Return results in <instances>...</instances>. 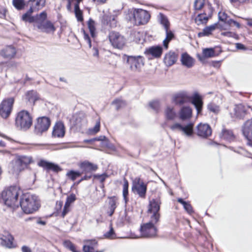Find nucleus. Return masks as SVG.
I'll use <instances>...</instances> for the list:
<instances>
[{
    "label": "nucleus",
    "instance_id": "nucleus-25",
    "mask_svg": "<svg viewBox=\"0 0 252 252\" xmlns=\"http://www.w3.org/2000/svg\"><path fill=\"white\" fill-rule=\"evenodd\" d=\"M179 116L182 121L189 120L192 116L191 108L189 106L182 107L179 112Z\"/></svg>",
    "mask_w": 252,
    "mask_h": 252
},
{
    "label": "nucleus",
    "instance_id": "nucleus-43",
    "mask_svg": "<svg viewBox=\"0 0 252 252\" xmlns=\"http://www.w3.org/2000/svg\"><path fill=\"white\" fill-rule=\"evenodd\" d=\"M208 110L215 114H217L220 111V107L213 102H210L207 105Z\"/></svg>",
    "mask_w": 252,
    "mask_h": 252
},
{
    "label": "nucleus",
    "instance_id": "nucleus-61",
    "mask_svg": "<svg viewBox=\"0 0 252 252\" xmlns=\"http://www.w3.org/2000/svg\"><path fill=\"white\" fill-rule=\"evenodd\" d=\"M64 245L71 251L75 247V246L70 241L64 242Z\"/></svg>",
    "mask_w": 252,
    "mask_h": 252
},
{
    "label": "nucleus",
    "instance_id": "nucleus-23",
    "mask_svg": "<svg viewBox=\"0 0 252 252\" xmlns=\"http://www.w3.org/2000/svg\"><path fill=\"white\" fill-rule=\"evenodd\" d=\"M46 0H29L27 4L31 9L38 11L45 5Z\"/></svg>",
    "mask_w": 252,
    "mask_h": 252
},
{
    "label": "nucleus",
    "instance_id": "nucleus-1",
    "mask_svg": "<svg viewBox=\"0 0 252 252\" xmlns=\"http://www.w3.org/2000/svg\"><path fill=\"white\" fill-rule=\"evenodd\" d=\"M20 203L22 210L26 214L33 213L39 206L37 197L30 193L23 194Z\"/></svg>",
    "mask_w": 252,
    "mask_h": 252
},
{
    "label": "nucleus",
    "instance_id": "nucleus-57",
    "mask_svg": "<svg viewBox=\"0 0 252 252\" xmlns=\"http://www.w3.org/2000/svg\"><path fill=\"white\" fill-rule=\"evenodd\" d=\"M86 244L85 245H88L91 246L92 248L94 249V248L97 246V242L95 240H86L85 241Z\"/></svg>",
    "mask_w": 252,
    "mask_h": 252
},
{
    "label": "nucleus",
    "instance_id": "nucleus-44",
    "mask_svg": "<svg viewBox=\"0 0 252 252\" xmlns=\"http://www.w3.org/2000/svg\"><path fill=\"white\" fill-rule=\"evenodd\" d=\"M74 12L75 16L78 20L79 22H83V17L82 11L80 9L79 4L78 3H75L74 5Z\"/></svg>",
    "mask_w": 252,
    "mask_h": 252
},
{
    "label": "nucleus",
    "instance_id": "nucleus-39",
    "mask_svg": "<svg viewBox=\"0 0 252 252\" xmlns=\"http://www.w3.org/2000/svg\"><path fill=\"white\" fill-rule=\"evenodd\" d=\"M220 137L226 140L232 141L233 140L234 137V135L231 130L223 129L220 134Z\"/></svg>",
    "mask_w": 252,
    "mask_h": 252
},
{
    "label": "nucleus",
    "instance_id": "nucleus-46",
    "mask_svg": "<svg viewBox=\"0 0 252 252\" xmlns=\"http://www.w3.org/2000/svg\"><path fill=\"white\" fill-rule=\"evenodd\" d=\"M128 181L124 178V183L123 185V196L124 199L125 200V203H126L128 201L127 196L128 194Z\"/></svg>",
    "mask_w": 252,
    "mask_h": 252
},
{
    "label": "nucleus",
    "instance_id": "nucleus-5",
    "mask_svg": "<svg viewBox=\"0 0 252 252\" xmlns=\"http://www.w3.org/2000/svg\"><path fill=\"white\" fill-rule=\"evenodd\" d=\"M131 15L137 25L146 24L150 18L148 12L142 9H135L133 12H131Z\"/></svg>",
    "mask_w": 252,
    "mask_h": 252
},
{
    "label": "nucleus",
    "instance_id": "nucleus-12",
    "mask_svg": "<svg viewBox=\"0 0 252 252\" xmlns=\"http://www.w3.org/2000/svg\"><path fill=\"white\" fill-rule=\"evenodd\" d=\"M196 134L198 136L207 138L211 135L212 129L209 125L200 123L196 126Z\"/></svg>",
    "mask_w": 252,
    "mask_h": 252
},
{
    "label": "nucleus",
    "instance_id": "nucleus-56",
    "mask_svg": "<svg viewBox=\"0 0 252 252\" xmlns=\"http://www.w3.org/2000/svg\"><path fill=\"white\" fill-rule=\"evenodd\" d=\"M182 125L179 123H175L172 125L170 126V128L171 130L175 131V130H178L179 131H181Z\"/></svg>",
    "mask_w": 252,
    "mask_h": 252
},
{
    "label": "nucleus",
    "instance_id": "nucleus-24",
    "mask_svg": "<svg viewBox=\"0 0 252 252\" xmlns=\"http://www.w3.org/2000/svg\"><path fill=\"white\" fill-rule=\"evenodd\" d=\"M191 102L194 105L197 114L201 112L203 106V101L201 96L197 93H195L192 96Z\"/></svg>",
    "mask_w": 252,
    "mask_h": 252
},
{
    "label": "nucleus",
    "instance_id": "nucleus-47",
    "mask_svg": "<svg viewBox=\"0 0 252 252\" xmlns=\"http://www.w3.org/2000/svg\"><path fill=\"white\" fill-rule=\"evenodd\" d=\"M204 57L209 58L216 56V53L214 48H205L203 50Z\"/></svg>",
    "mask_w": 252,
    "mask_h": 252
},
{
    "label": "nucleus",
    "instance_id": "nucleus-40",
    "mask_svg": "<svg viewBox=\"0 0 252 252\" xmlns=\"http://www.w3.org/2000/svg\"><path fill=\"white\" fill-rule=\"evenodd\" d=\"M47 18V14L45 12H41L39 15H37L34 17V23H35V26L36 27L37 25L41 24L45 22Z\"/></svg>",
    "mask_w": 252,
    "mask_h": 252
},
{
    "label": "nucleus",
    "instance_id": "nucleus-36",
    "mask_svg": "<svg viewBox=\"0 0 252 252\" xmlns=\"http://www.w3.org/2000/svg\"><path fill=\"white\" fill-rule=\"evenodd\" d=\"M166 37L163 41V47L165 49L168 48V44L174 38L175 35L173 32L169 30H165Z\"/></svg>",
    "mask_w": 252,
    "mask_h": 252
},
{
    "label": "nucleus",
    "instance_id": "nucleus-2",
    "mask_svg": "<svg viewBox=\"0 0 252 252\" xmlns=\"http://www.w3.org/2000/svg\"><path fill=\"white\" fill-rule=\"evenodd\" d=\"M2 199L6 205L10 207H18L19 192L16 187H11L2 191Z\"/></svg>",
    "mask_w": 252,
    "mask_h": 252
},
{
    "label": "nucleus",
    "instance_id": "nucleus-13",
    "mask_svg": "<svg viewBox=\"0 0 252 252\" xmlns=\"http://www.w3.org/2000/svg\"><path fill=\"white\" fill-rule=\"evenodd\" d=\"M0 239L2 246L10 249L14 248V238L8 231H4L0 235Z\"/></svg>",
    "mask_w": 252,
    "mask_h": 252
},
{
    "label": "nucleus",
    "instance_id": "nucleus-41",
    "mask_svg": "<svg viewBox=\"0 0 252 252\" xmlns=\"http://www.w3.org/2000/svg\"><path fill=\"white\" fill-rule=\"evenodd\" d=\"M208 20V17L205 14H198L195 19V23L199 25L202 24H206Z\"/></svg>",
    "mask_w": 252,
    "mask_h": 252
},
{
    "label": "nucleus",
    "instance_id": "nucleus-17",
    "mask_svg": "<svg viewBox=\"0 0 252 252\" xmlns=\"http://www.w3.org/2000/svg\"><path fill=\"white\" fill-rule=\"evenodd\" d=\"M16 54V49L12 46H7L0 50V56L5 59L13 58Z\"/></svg>",
    "mask_w": 252,
    "mask_h": 252
},
{
    "label": "nucleus",
    "instance_id": "nucleus-14",
    "mask_svg": "<svg viewBox=\"0 0 252 252\" xmlns=\"http://www.w3.org/2000/svg\"><path fill=\"white\" fill-rule=\"evenodd\" d=\"M132 190L134 193L138 194L140 197L145 198L147 186L143 182H141L139 179L137 182L133 185Z\"/></svg>",
    "mask_w": 252,
    "mask_h": 252
},
{
    "label": "nucleus",
    "instance_id": "nucleus-20",
    "mask_svg": "<svg viewBox=\"0 0 252 252\" xmlns=\"http://www.w3.org/2000/svg\"><path fill=\"white\" fill-rule=\"evenodd\" d=\"M65 134V127L62 122H57L54 126L52 135L54 137L62 138Z\"/></svg>",
    "mask_w": 252,
    "mask_h": 252
},
{
    "label": "nucleus",
    "instance_id": "nucleus-7",
    "mask_svg": "<svg viewBox=\"0 0 252 252\" xmlns=\"http://www.w3.org/2000/svg\"><path fill=\"white\" fill-rule=\"evenodd\" d=\"M161 202L159 198L153 199L150 201L148 212L152 214L151 219L154 222H158L160 218L159 211Z\"/></svg>",
    "mask_w": 252,
    "mask_h": 252
},
{
    "label": "nucleus",
    "instance_id": "nucleus-33",
    "mask_svg": "<svg viewBox=\"0 0 252 252\" xmlns=\"http://www.w3.org/2000/svg\"><path fill=\"white\" fill-rule=\"evenodd\" d=\"M101 22L104 25H109L111 28H114L116 26V21L114 15H103Z\"/></svg>",
    "mask_w": 252,
    "mask_h": 252
},
{
    "label": "nucleus",
    "instance_id": "nucleus-22",
    "mask_svg": "<svg viewBox=\"0 0 252 252\" xmlns=\"http://www.w3.org/2000/svg\"><path fill=\"white\" fill-rule=\"evenodd\" d=\"M76 199V195L71 193L68 195L66 200L63 211L62 213V217L64 218V216L70 211V206Z\"/></svg>",
    "mask_w": 252,
    "mask_h": 252
},
{
    "label": "nucleus",
    "instance_id": "nucleus-48",
    "mask_svg": "<svg viewBox=\"0 0 252 252\" xmlns=\"http://www.w3.org/2000/svg\"><path fill=\"white\" fill-rule=\"evenodd\" d=\"M178 202L182 204L186 211L189 214L192 212V209L191 205L186 201H184L182 198H179L177 200Z\"/></svg>",
    "mask_w": 252,
    "mask_h": 252
},
{
    "label": "nucleus",
    "instance_id": "nucleus-35",
    "mask_svg": "<svg viewBox=\"0 0 252 252\" xmlns=\"http://www.w3.org/2000/svg\"><path fill=\"white\" fill-rule=\"evenodd\" d=\"M160 24L163 26L165 31L170 29V24L167 17L161 13L158 15Z\"/></svg>",
    "mask_w": 252,
    "mask_h": 252
},
{
    "label": "nucleus",
    "instance_id": "nucleus-8",
    "mask_svg": "<svg viewBox=\"0 0 252 252\" xmlns=\"http://www.w3.org/2000/svg\"><path fill=\"white\" fill-rule=\"evenodd\" d=\"M157 222H154L151 219L149 222L143 224L141 226V233L143 237H153L157 235V229L155 224Z\"/></svg>",
    "mask_w": 252,
    "mask_h": 252
},
{
    "label": "nucleus",
    "instance_id": "nucleus-55",
    "mask_svg": "<svg viewBox=\"0 0 252 252\" xmlns=\"http://www.w3.org/2000/svg\"><path fill=\"white\" fill-rule=\"evenodd\" d=\"M204 5V0H196L194 2V8L196 10L201 9Z\"/></svg>",
    "mask_w": 252,
    "mask_h": 252
},
{
    "label": "nucleus",
    "instance_id": "nucleus-4",
    "mask_svg": "<svg viewBox=\"0 0 252 252\" xmlns=\"http://www.w3.org/2000/svg\"><path fill=\"white\" fill-rule=\"evenodd\" d=\"M126 62L132 71L140 72L145 63V59L141 56H128Z\"/></svg>",
    "mask_w": 252,
    "mask_h": 252
},
{
    "label": "nucleus",
    "instance_id": "nucleus-27",
    "mask_svg": "<svg viewBox=\"0 0 252 252\" xmlns=\"http://www.w3.org/2000/svg\"><path fill=\"white\" fill-rule=\"evenodd\" d=\"M80 167L82 170V173H90L92 171H95L97 166L96 165L94 164L89 161H84L80 163Z\"/></svg>",
    "mask_w": 252,
    "mask_h": 252
},
{
    "label": "nucleus",
    "instance_id": "nucleus-37",
    "mask_svg": "<svg viewBox=\"0 0 252 252\" xmlns=\"http://www.w3.org/2000/svg\"><path fill=\"white\" fill-rule=\"evenodd\" d=\"M217 25L215 24L205 27L202 32L198 33V37H200L204 36H208L212 34V32L216 29Z\"/></svg>",
    "mask_w": 252,
    "mask_h": 252
},
{
    "label": "nucleus",
    "instance_id": "nucleus-11",
    "mask_svg": "<svg viewBox=\"0 0 252 252\" xmlns=\"http://www.w3.org/2000/svg\"><path fill=\"white\" fill-rule=\"evenodd\" d=\"M251 107L245 106L242 104H236L233 108V112L231 113L232 117L237 119H243L247 114V110Z\"/></svg>",
    "mask_w": 252,
    "mask_h": 252
},
{
    "label": "nucleus",
    "instance_id": "nucleus-19",
    "mask_svg": "<svg viewBox=\"0 0 252 252\" xmlns=\"http://www.w3.org/2000/svg\"><path fill=\"white\" fill-rule=\"evenodd\" d=\"M178 54L174 51H170L165 54L163 62L167 66H170L173 65L177 61Z\"/></svg>",
    "mask_w": 252,
    "mask_h": 252
},
{
    "label": "nucleus",
    "instance_id": "nucleus-45",
    "mask_svg": "<svg viewBox=\"0 0 252 252\" xmlns=\"http://www.w3.org/2000/svg\"><path fill=\"white\" fill-rule=\"evenodd\" d=\"M27 99L29 101L34 102V101L38 99V96L36 92L34 91H30L27 93Z\"/></svg>",
    "mask_w": 252,
    "mask_h": 252
},
{
    "label": "nucleus",
    "instance_id": "nucleus-42",
    "mask_svg": "<svg viewBox=\"0 0 252 252\" xmlns=\"http://www.w3.org/2000/svg\"><path fill=\"white\" fill-rule=\"evenodd\" d=\"M88 27L91 33V36L94 37L95 36V22L90 18L87 23Z\"/></svg>",
    "mask_w": 252,
    "mask_h": 252
},
{
    "label": "nucleus",
    "instance_id": "nucleus-30",
    "mask_svg": "<svg viewBox=\"0 0 252 252\" xmlns=\"http://www.w3.org/2000/svg\"><path fill=\"white\" fill-rule=\"evenodd\" d=\"M38 29L41 32H54L55 30L54 25L49 21L44 22L41 24L36 25Z\"/></svg>",
    "mask_w": 252,
    "mask_h": 252
},
{
    "label": "nucleus",
    "instance_id": "nucleus-28",
    "mask_svg": "<svg viewBox=\"0 0 252 252\" xmlns=\"http://www.w3.org/2000/svg\"><path fill=\"white\" fill-rule=\"evenodd\" d=\"M73 118L74 119V125L78 127H80L87 123L86 115L83 112H79L75 114Z\"/></svg>",
    "mask_w": 252,
    "mask_h": 252
},
{
    "label": "nucleus",
    "instance_id": "nucleus-63",
    "mask_svg": "<svg viewBox=\"0 0 252 252\" xmlns=\"http://www.w3.org/2000/svg\"><path fill=\"white\" fill-rule=\"evenodd\" d=\"M107 177V176L104 174L101 175H95V177L98 179L101 183L105 181Z\"/></svg>",
    "mask_w": 252,
    "mask_h": 252
},
{
    "label": "nucleus",
    "instance_id": "nucleus-60",
    "mask_svg": "<svg viewBox=\"0 0 252 252\" xmlns=\"http://www.w3.org/2000/svg\"><path fill=\"white\" fill-rule=\"evenodd\" d=\"M95 139L97 141H104L106 145V146H108V140L105 136H99L98 137L96 138Z\"/></svg>",
    "mask_w": 252,
    "mask_h": 252
},
{
    "label": "nucleus",
    "instance_id": "nucleus-3",
    "mask_svg": "<svg viewBox=\"0 0 252 252\" xmlns=\"http://www.w3.org/2000/svg\"><path fill=\"white\" fill-rule=\"evenodd\" d=\"M32 118L30 113L26 110H22L17 113L15 119V125L20 129L27 130L32 126Z\"/></svg>",
    "mask_w": 252,
    "mask_h": 252
},
{
    "label": "nucleus",
    "instance_id": "nucleus-15",
    "mask_svg": "<svg viewBox=\"0 0 252 252\" xmlns=\"http://www.w3.org/2000/svg\"><path fill=\"white\" fill-rule=\"evenodd\" d=\"M189 100L188 93L185 91L180 92L173 97V101L176 105H182Z\"/></svg>",
    "mask_w": 252,
    "mask_h": 252
},
{
    "label": "nucleus",
    "instance_id": "nucleus-38",
    "mask_svg": "<svg viewBox=\"0 0 252 252\" xmlns=\"http://www.w3.org/2000/svg\"><path fill=\"white\" fill-rule=\"evenodd\" d=\"M34 11L32 9H31V8H29L28 11L23 15L22 16V20L25 22H28L29 23H33L34 22V17L31 16V14Z\"/></svg>",
    "mask_w": 252,
    "mask_h": 252
},
{
    "label": "nucleus",
    "instance_id": "nucleus-58",
    "mask_svg": "<svg viewBox=\"0 0 252 252\" xmlns=\"http://www.w3.org/2000/svg\"><path fill=\"white\" fill-rule=\"evenodd\" d=\"M83 34H84V39L87 42V43L88 44L89 48H91L92 47V44H91V40L89 35L84 31H83Z\"/></svg>",
    "mask_w": 252,
    "mask_h": 252
},
{
    "label": "nucleus",
    "instance_id": "nucleus-53",
    "mask_svg": "<svg viewBox=\"0 0 252 252\" xmlns=\"http://www.w3.org/2000/svg\"><path fill=\"white\" fill-rule=\"evenodd\" d=\"M104 236L105 238L111 239H114L116 237L114 229L112 227H111L109 231L104 234Z\"/></svg>",
    "mask_w": 252,
    "mask_h": 252
},
{
    "label": "nucleus",
    "instance_id": "nucleus-29",
    "mask_svg": "<svg viewBox=\"0 0 252 252\" xmlns=\"http://www.w3.org/2000/svg\"><path fill=\"white\" fill-rule=\"evenodd\" d=\"M109 202L107 209L108 216H112L118 205V199L116 196L109 197Z\"/></svg>",
    "mask_w": 252,
    "mask_h": 252
},
{
    "label": "nucleus",
    "instance_id": "nucleus-54",
    "mask_svg": "<svg viewBox=\"0 0 252 252\" xmlns=\"http://www.w3.org/2000/svg\"><path fill=\"white\" fill-rule=\"evenodd\" d=\"M100 130V122L99 121L96 122L94 126L92 128L89 129V132L91 134H94L97 133Z\"/></svg>",
    "mask_w": 252,
    "mask_h": 252
},
{
    "label": "nucleus",
    "instance_id": "nucleus-62",
    "mask_svg": "<svg viewBox=\"0 0 252 252\" xmlns=\"http://www.w3.org/2000/svg\"><path fill=\"white\" fill-rule=\"evenodd\" d=\"M221 34L225 36L231 37H234L236 36L235 33L230 32H221Z\"/></svg>",
    "mask_w": 252,
    "mask_h": 252
},
{
    "label": "nucleus",
    "instance_id": "nucleus-50",
    "mask_svg": "<svg viewBox=\"0 0 252 252\" xmlns=\"http://www.w3.org/2000/svg\"><path fill=\"white\" fill-rule=\"evenodd\" d=\"M82 173L78 171L71 170L67 172L66 175L72 181H74L77 178L80 177Z\"/></svg>",
    "mask_w": 252,
    "mask_h": 252
},
{
    "label": "nucleus",
    "instance_id": "nucleus-18",
    "mask_svg": "<svg viewBox=\"0 0 252 252\" xmlns=\"http://www.w3.org/2000/svg\"><path fill=\"white\" fill-rule=\"evenodd\" d=\"M242 132L248 141H252V118L245 122L242 126Z\"/></svg>",
    "mask_w": 252,
    "mask_h": 252
},
{
    "label": "nucleus",
    "instance_id": "nucleus-51",
    "mask_svg": "<svg viewBox=\"0 0 252 252\" xmlns=\"http://www.w3.org/2000/svg\"><path fill=\"white\" fill-rule=\"evenodd\" d=\"M112 104L115 105L116 109L118 110L125 106L126 102L121 99H116L113 101Z\"/></svg>",
    "mask_w": 252,
    "mask_h": 252
},
{
    "label": "nucleus",
    "instance_id": "nucleus-6",
    "mask_svg": "<svg viewBox=\"0 0 252 252\" xmlns=\"http://www.w3.org/2000/svg\"><path fill=\"white\" fill-rule=\"evenodd\" d=\"M14 102L13 97H9L3 99L0 103V116L3 119L9 117L13 109Z\"/></svg>",
    "mask_w": 252,
    "mask_h": 252
},
{
    "label": "nucleus",
    "instance_id": "nucleus-49",
    "mask_svg": "<svg viewBox=\"0 0 252 252\" xmlns=\"http://www.w3.org/2000/svg\"><path fill=\"white\" fill-rule=\"evenodd\" d=\"M12 3L14 7L18 10L23 9L25 5L24 0H13Z\"/></svg>",
    "mask_w": 252,
    "mask_h": 252
},
{
    "label": "nucleus",
    "instance_id": "nucleus-26",
    "mask_svg": "<svg viewBox=\"0 0 252 252\" xmlns=\"http://www.w3.org/2000/svg\"><path fill=\"white\" fill-rule=\"evenodd\" d=\"M32 161V158L27 156H22L16 161L15 167L17 168L18 171H20L22 168H23L24 166H27Z\"/></svg>",
    "mask_w": 252,
    "mask_h": 252
},
{
    "label": "nucleus",
    "instance_id": "nucleus-31",
    "mask_svg": "<svg viewBox=\"0 0 252 252\" xmlns=\"http://www.w3.org/2000/svg\"><path fill=\"white\" fill-rule=\"evenodd\" d=\"M164 113L166 119L168 120H173L177 117V113L174 106H172L167 105L164 109Z\"/></svg>",
    "mask_w": 252,
    "mask_h": 252
},
{
    "label": "nucleus",
    "instance_id": "nucleus-32",
    "mask_svg": "<svg viewBox=\"0 0 252 252\" xmlns=\"http://www.w3.org/2000/svg\"><path fill=\"white\" fill-rule=\"evenodd\" d=\"M181 61L182 64L188 68L191 67L194 63V60L187 53L182 55Z\"/></svg>",
    "mask_w": 252,
    "mask_h": 252
},
{
    "label": "nucleus",
    "instance_id": "nucleus-16",
    "mask_svg": "<svg viewBox=\"0 0 252 252\" xmlns=\"http://www.w3.org/2000/svg\"><path fill=\"white\" fill-rule=\"evenodd\" d=\"M163 52V48L160 46H153L147 48L144 53L147 56H151L154 58H159Z\"/></svg>",
    "mask_w": 252,
    "mask_h": 252
},
{
    "label": "nucleus",
    "instance_id": "nucleus-21",
    "mask_svg": "<svg viewBox=\"0 0 252 252\" xmlns=\"http://www.w3.org/2000/svg\"><path fill=\"white\" fill-rule=\"evenodd\" d=\"M38 165L41 166L47 170H52L54 172H58L62 170L61 168L53 163L48 162L47 161L41 160L38 162Z\"/></svg>",
    "mask_w": 252,
    "mask_h": 252
},
{
    "label": "nucleus",
    "instance_id": "nucleus-59",
    "mask_svg": "<svg viewBox=\"0 0 252 252\" xmlns=\"http://www.w3.org/2000/svg\"><path fill=\"white\" fill-rule=\"evenodd\" d=\"M219 18L220 20L222 22H225L227 20V16L225 12H220L219 13Z\"/></svg>",
    "mask_w": 252,
    "mask_h": 252
},
{
    "label": "nucleus",
    "instance_id": "nucleus-52",
    "mask_svg": "<svg viewBox=\"0 0 252 252\" xmlns=\"http://www.w3.org/2000/svg\"><path fill=\"white\" fill-rule=\"evenodd\" d=\"M149 105L156 112H158L160 108V103L158 100L153 101L149 103Z\"/></svg>",
    "mask_w": 252,
    "mask_h": 252
},
{
    "label": "nucleus",
    "instance_id": "nucleus-9",
    "mask_svg": "<svg viewBox=\"0 0 252 252\" xmlns=\"http://www.w3.org/2000/svg\"><path fill=\"white\" fill-rule=\"evenodd\" d=\"M109 39L111 45L115 48L122 49L126 44L124 37L117 32H111L109 34Z\"/></svg>",
    "mask_w": 252,
    "mask_h": 252
},
{
    "label": "nucleus",
    "instance_id": "nucleus-10",
    "mask_svg": "<svg viewBox=\"0 0 252 252\" xmlns=\"http://www.w3.org/2000/svg\"><path fill=\"white\" fill-rule=\"evenodd\" d=\"M50 120L46 117H42L37 120V123L35 126V131L37 133L41 134L46 131L50 126Z\"/></svg>",
    "mask_w": 252,
    "mask_h": 252
},
{
    "label": "nucleus",
    "instance_id": "nucleus-64",
    "mask_svg": "<svg viewBox=\"0 0 252 252\" xmlns=\"http://www.w3.org/2000/svg\"><path fill=\"white\" fill-rule=\"evenodd\" d=\"M83 251L84 252H94V249L92 248L90 246L84 245Z\"/></svg>",
    "mask_w": 252,
    "mask_h": 252
},
{
    "label": "nucleus",
    "instance_id": "nucleus-34",
    "mask_svg": "<svg viewBox=\"0 0 252 252\" xmlns=\"http://www.w3.org/2000/svg\"><path fill=\"white\" fill-rule=\"evenodd\" d=\"M194 124L189 123L188 124L183 126L181 132L182 134L187 137H190L193 133Z\"/></svg>",
    "mask_w": 252,
    "mask_h": 252
}]
</instances>
